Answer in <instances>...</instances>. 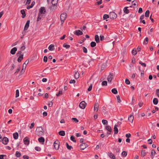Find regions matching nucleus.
I'll use <instances>...</instances> for the list:
<instances>
[{
	"mask_svg": "<svg viewBox=\"0 0 159 159\" xmlns=\"http://www.w3.org/2000/svg\"><path fill=\"white\" fill-rule=\"evenodd\" d=\"M36 134L39 136H41L43 134V129L41 127H38L36 129Z\"/></svg>",
	"mask_w": 159,
	"mask_h": 159,
	"instance_id": "nucleus-1",
	"label": "nucleus"
},
{
	"mask_svg": "<svg viewBox=\"0 0 159 159\" xmlns=\"http://www.w3.org/2000/svg\"><path fill=\"white\" fill-rule=\"evenodd\" d=\"M29 62V60H27L24 62V63L23 64V66L22 67V69L21 70L20 73L23 74V73L25 71V70L26 68V65Z\"/></svg>",
	"mask_w": 159,
	"mask_h": 159,
	"instance_id": "nucleus-2",
	"label": "nucleus"
},
{
	"mask_svg": "<svg viewBox=\"0 0 159 159\" xmlns=\"http://www.w3.org/2000/svg\"><path fill=\"white\" fill-rule=\"evenodd\" d=\"M109 15L111 19H114L117 17V14L114 12L112 11L110 12Z\"/></svg>",
	"mask_w": 159,
	"mask_h": 159,
	"instance_id": "nucleus-3",
	"label": "nucleus"
},
{
	"mask_svg": "<svg viewBox=\"0 0 159 159\" xmlns=\"http://www.w3.org/2000/svg\"><path fill=\"white\" fill-rule=\"evenodd\" d=\"M60 142L58 140H56L54 143V148L57 150L59 149Z\"/></svg>",
	"mask_w": 159,
	"mask_h": 159,
	"instance_id": "nucleus-4",
	"label": "nucleus"
},
{
	"mask_svg": "<svg viewBox=\"0 0 159 159\" xmlns=\"http://www.w3.org/2000/svg\"><path fill=\"white\" fill-rule=\"evenodd\" d=\"M66 16V14L65 13H62L61 15L60 20L61 21L62 23L65 20Z\"/></svg>",
	"mask_w": 159,
	"mask_h": 159,
	"instance_id": "nucleus-5",
	"label": "nucleus"
},
{
	"mask_svg": "<svg viewBox=\"0 0 159 159\" xmlns=\"http://www.w3.org/2000/svg\"><path fill=\"white\" fill-rule=\"evenodd\" d=\"M86 105V103L84 101H82L79 104V107L82 109H84Z\"/></svg>",
	"mask_w": 159,
	"mask_h": 159,
	"instance_id": "nucleus-6",
	"label": "nucleus"
},
{
	"mask_svg": "<svg viewBox=\"0 0 159 159\" xmlns=\"http://www.w3.org/2000/svg\"><path fill=\"white\" fill-rule=\"evenodd\" d=\"M46 12V11L44 7H41L40 8L39 13L42 15L45 14Z\"/></svg>",
	"mask_w": 159,
	"mask_h": 159,
	"instance_id": "nucleus-7",
	"label": "nucleus"
},
{
	"mask_svg": "<svg viewBox=\"0 0 159 159\" xmlns=\"http://www.w3.org/2000/svg\"><path fill=\"white\" fill-rule=\"evenodd\" d=\"M74 34L77 36L82 35L83 34L82 31L80 30H75V31L74 32Z\"/></svg>",
	"mask_w": 159,
	"mask_h": 159,
	"instance_id": "nucleus-8",
	"label": "nucleus"
},
{
	"mask_svg": "<svg viewBox=\"0 0 159 159\" xmlns=\"http://www.w3.org/2000/svg\"><path fill=\"white\" fill-rule=\"evenodd\" d=\"M1 140L2 143L5 145L7 144L8 141V139L7 137H4Z\"/></svg>",
	"mask_w": 159,
	"mask_h": 159,
	"instance_id": "nucleus-9",
	"label": "nucleus"
},
{
	"mask_svg": "<svg viewBox=\"0 0 159 159\" xmlns=\"http://www.w3.org/2000/svg\"><path fill=\"white\" fill-rule=\"evenodd\" d=\"M99 105L98 103H95L94 106V111H98V110Z\"/></svg>",
	"mask_w": 159,
	"mask_h": 159,
	"instance_id": "nucleus-10",
	"label": "nucleus"
},
{
	"mask_svg": "<svg viewBox=\"0 0 159 159\" xmlns=\"http://www.w3.org/2000/svg\"><path fill=\"white\" fill-rule=\"evenodd\" d=\"M105 129L110 132L109 133H107V134H110L112 132V129L111 127L108 125L106 126L105 127Z\"/></svg>",
	"mask_w": 159,
	"mask_h": 159,
	"instance_id": "nucleus-11",
	"label": "nucleus"
},
{
	"mask_svg": "<svg viewBox=\"0 0 159 159\" xmlns=\"http://www.w3.org/2000/svg\"><path fill=\"white\" fill-rule=\"evenodd\" d=\"M30 23V21L29 20H27L25 26L24 28V30H27L29 26V24Z\"/></svg>",
	"mask_w": 159,
	"mask_h": 159,
	"instance_id": "nucleus-12",
	"label": "nucleus"
},
{
	"mask_svg": "<svg viewBox=\"0 0 159 159\" xmlns=\"http://www.w3.org/2000/svg\"><path fill=\"white\" fill-rule=\"evenodd\" d=\"M17 48L16 47H14L10 51V53L14 55L15 54L16 52L17 51Z\"/></svg>",
	"mask_w": 159,
	"mask_h": 159,
	"instance_id": "nucleus-13",
	"label": "nucleus"
},
{
	"mask_svg": "<svg viewBox=\"0 0 159 159\" xmlns=\"http://www.w3.org/2000/svg\"><path fill=\"white\" fill-rule=\"evenodd\" d=\"M48 49L51 51H53L55 49L54 45L53 44L50 45L48 47Z\"/></svg>",
	"mask_w": 159,
	"mask_h": 159,
	"instance_id": "nucleus-14",
	"label": "nucleus"
},
{
	"mask_svg": "<svg viewBox=\"0 0 159 159\" xmlns=\"http://www.w3.org/2000/svg\"><path fill=\"white\" fill-rule=\"evenodd\" d=\"M38 141L39 142L41 143L42 144H43L44 143L45 140L43 137H41L38 139Z\"/></svg>",
	"mask_w": 159,
	"mask_h": 159,
	"instance_id": "nucleus-15",
	"label": "nucleus"
},
{
	"mask_svg": "<svg viewBox=\"0 0 159 159\" xmlns=\"http://www.w3.org/2000/svg\"><path fill=\"white\" fill-rule=\"evenodd\" d=\"M23 141L25 144L28 145L29 143V141L27 137H25Z\"/></svg>",
	"mask_w": 159,
	"mask_h": 159,
	"instance_id": "nucleus-16",
	"label": "nucleus"
},
{
	"mask_svg": "<svg viewBox=\"0 0 159 159\" xmlns=\"http://www.w3.org/2000/svg\"><path fill=\"white\" fill-rule=\"evenodd\" d=\"M80 148L82 150H84L86 147V144L84 143H82L80 145Z\"/></svg>",
	"mask_w": 159,
	"mask_h": 159,
	"instance_id": "nucleus-17",
	"label": "nucleus"
},
{
	"mask_svg": "<svg viewBox=\"0 0 159 159\" xmlns=\"http://www.w3.org/2000/svg\"><path fill=\"white\" fill-rule=\"evenodd\" d=\"M113 78V75H110L108 76L107 80L109 83H111V80Z\"/></svg>",
	"mask_w": 159,
	"mask_h": 159,
	"instance_id": "nucleus-18",
	"label": "nucleus"
},
{
	"mask_svg": "<svg viewBox=\"0 0 159 159\" xmlns=\"http://www.w3.org/2000/svg\"><path fill=\"white\" fill-rule=\"evenodd\" d=\"M117 125H115L114 126V134H116L118 133V129L117 128Z\"/></svg>",
	"mask_w": 159,
	"mask_h": 159,
	"instance_id": "nucleus-19",
	"label": "nucleus"
},
{
	"mask_svg": "<svg viewBox=\"0 0 159 159\" xmlns=\"http://www.w3.org/2000/svg\"><path fill=\"white\" fill-rule=\"evenodd\" d=\"M134 119V116L133 115H130L128 118L129 120L131 122H132Z\"/></svg>",
	"mask_w": 159,
	"mask_h": 159,
	"instance_id": "nucleus-20",
	"label": "nucleus"
},
{
	"mask_svg": "<svg viewBox=\"0 0 159 159\" xmlns=\"http://www.w3.org/2000/svg\"><path fill=\"white\" fill-rule=\"evenodd\" d=\"M95 40L97 43H99L100 42L99 36L98 35H96L95 36Z\"/></svg>",
	"mask_w": 159,
	"mask_h": 159,
	"instance_id": "nucleus-21",
	"label": "nucleus"
},
{
	"mask_svg": "<svg viewBox=\"0 0 159 159\" xmlns=\"http://www.w3.org/2000/svg\"><path fill=\"white\" fill-rule=\"evenodd\" d=\"M13 137L14 139H17L18 138V134L17 132H15L13 134Z\"/></svg>",
	"mask_w": 159,
	"mask_h": 159,
	"instance_id": "nucleus-22",
	"label": "nucleus"
},
{
	"mask_svg": "<svg viewBox=\"0 0 159 159\" xmlns=\"http://www.w3.org/2000/svg\"><path fill=\"white\" fill-rule=\"evenodd\" d=\"M23 55H21L19 56V57L17 59V61L18 62H20L23 58Z\"/></svg>",
	"mask_w": 159,
	"mask_h": 159,
	"instance_id": "nucleus-23",
	"label": "nucleus"
},
{
	"mask_svg": "<svg viewBox=\"0 0 159 159\" xmlns=\"http://www.w3.org/2000/svg\"><path fill=\"white\" fill-rule=\"evenodd\" d=\"M132 5L134 7V8L135 7H137L138 6V4L137 2L136 1L135 2L134 1H133L132 2Z\"/></svg>",
	"mask_w": 159,
	"mask_h": 159,
	"instance_id": "nucleus-24",
	"label": "nucleus"
},
{
	"mask_svg": "<svg viewBox=\"0 0 159 159\" xmlns=\"http://www.w3.org/2000/svg\"><path fill=\"white\" fill-rule=\"evenodd\" d=\"M35 2L33 1L32 2L31 5H30L27 7V9H29L31 8H32L35 4Z\"/></svg>",
	"mask_w": 159,
	"mask_h": 159,
	"instance_id": "nucleus-25",
	"label": "nucleus"
},
{
	"mask_svg": "<svg viewBox=\"0 0 159 159\" xmlns=\"http://www.w3.org/2000/svg\"><path fill=\"white\" fill-rule=\"evenodd\" d=\"M20 12L22 14V18H24L26 16L25 11L24 10H22L20 11Z\"/></svg>",
	"mask_w": 159,
	"mask_h": 159,
	"instance_id": "nucleus-26",
	"label": "nucleus"
},
{
	"mask_svg": "<svg viewBox=\"0 0 159 159\" xmlns=\"http://www.w3.org/2000/svg\"><path fill=\"white\" fill-rule=\"evenodd\" d=\"M108 156L110 157V158L112 159H115V157L114 155L112 153H109L108 154Z\"/></svg>",
	"mask_w": 159,
	"mask_h": 159,
	"instance_id": "nucleus-27",
	"label": "nucleus"
},
{
	"mask_svg": "<svg viewBox=\"0 0 159 159\" xmlns=\"http://www.w3.org/2000/svg\"><path fill=\"white\" fill-rule=\"evenodd\" d=\"M128 7H125L124 8L123 11L126 14H128L129 12V11L127 9Z\"/></svg>",
	"mask_w": 159,
	"mask_h": 159,
	"instance_id": "nucleus-28",
	"label": "nucleus"
},
{
	"mask_svg": "<svg viewBox=\"0 0 159 159\" xmlns=\"http://www.w3.org/2000/svg\"><path fill=\"white\" fill-rule=\"evenodd\" d=\"M61 136H64L65 134V132L64 131H61L58 133Z\"/></svg>",
	"mask_w": 159,
	"mask_h": 159,
	"instance_id": "nucleus-29",
	"label": "nucleus"
},
{
	"mask_svg": "<svg viewBox=\"0 0 159 159\" xmlns=\"http://www.w3.org/2000/svg\"><path fill=\"white\" fill-rule=\"evenodd\" d=\"M111 92L114 94H116L118 92L116 89L114 88L111 90Z\"/></svg>",
	"mask_w": 159,
	"mask_h": 159,
	"instance_id": "nucleus-30",
	"label": "nucleus"
},
{
	"mask_svg": "<svg viewBox=\"0 0 159 159\" xmlns=\"http://www.w3.org/2000/svg\"><path fill=\"white\" fill-rule=\"evenodd\" d=\"M153 102L154 104L157 105L158 103V100L157 98H154L153 100Z\"/></svg>",
	"mask_w": 159,
	"mask_h": 159,
	"instance_id": "nucleus-31",
	"label": "nucleus"
},
{
	"mask_svg": "<svg viewBox=\"0 0 159 159\" xmlns=\"http://www.w3.org/2000/svg\"><path fill=\"white\" fill-rule=\"evenodd\" d=\"M43 15L42 14L39 13L38 16V18L37 19V21H39L40 20H41L42 17Z\"/></svg>",
	"mask_w": 159,
	"mask_h": 159,
	"instance_id": "nucleus-32",
	"label": "nucleus"
},
{
	"mask_svg": "<svg viewBox=\"0 0 159 159\" xmlns=\"http://www.w3.org/2000/svg\"><path fill=\"white\" fill-rule=\"evenodd\" d=\"M66 145L67 147V148L69 150H70L71 149H72V147L71 146L69 145L68 143H66Z\"/></svg>",
	"mask_w": 159,
	"mask_h": 159,
	"instance_id": "nucleus-33",
	"label": "nucleus"
},
{
	"mask_svg": "<svg viewBox=\"0 0 159 159\" xmlns=\"http://www.w3.org/2000/svg\"><path fill=\"white\" fill-rule=\"evenodd\" d=\"M148 42V37H146L143 42V44H147Z\"/></svg>",
	"mask_w": 159,
	"mask_h": 159,
	"instance_id": "nucleus-34",
	"label": "nucleus"
},
{
	"mask_svg": "<svg viewBox=\"0 0 159 159\" xmlns=\"http://www.w3.org/2000/svg\"><path fill=\"white\" fill-rule=\"evenodd\" d=\"M62 94V90H60L59 92L57 93L56 95L57 96H59L60 95H61Z\"/></svg>",
	"mask_w": 159,
	"mask_h": 159,
	"instance_id": "nucleus-35",
	"label": "nucleus"
},
{
	"mask_svg": "<svg viewBox=\"0 0 159 159\" xmlns=\"http://www.w3.org/2000/svg\"><path fill=\"white\" fill-rule=\"evenodd\" d=\"M74 77L76 79L78 78L79 77V74L78 72H76L74 75Z\"/></svg>",
	"mask_w": 159,
	"mask_h": 159,
	"instance_id": "nucleus-36",
	"label": "nucleus"
},
{
	"mask_svg": "<svg viewBox=\"0 0 159 159\" xmlns=\"http://www.w3.org/2000/svg\"><path fill=\"white\" fill-rule=\"evenodd\" d=\"M96 43L94 42H92L90 43V46L92 47H94L96 46Z\"/></svg>",
	"mask_w": 159,
	"mask_h": 159,
	"instance_id": "nucleus-37",
	"label": "nucleus"
},
{
	"mask_svg": "<svg viewBox=\"0 0 159 159\" xmlns=\"http://www.w3.org/2000/svg\"><path fill=\"white\" fill-rule=\"evenodd\" d=\"M149 11L148 10H147L145 13V16L146 17H148L149 16Z\"/></svg>",
	"mask_w": 159,
	"mask_h": 159,
	"instance_id": "nucleus-38",
	"label": "nucleus"
},
{
	"mask_svg": "<svg viewBox=\"0 0 159 159\" xmlns=\"http://www.w3.org/2000/svg\"><path fill=\"white\" fill-rule=\"evenodd\" d=\"M146 153L144 150H142L141 151V155L143 157H144L146 155Z\"/></svg>",
	"mask_w": 159,
	"mask_h": 159,
	"instance_id": "nucleus-39",
	"label": "nucleus"
},
{
	"mask_svg": "<svg viewBox=\"0 0 159 159\" xmlns=\"http://www.w3.org/2000/svg\"><path fill=\"white\" fill-rule=\"evenodd\" d=\"M110 17L109 15L107 14H104L103 15V19H106L109 18Z\"/></svg>",
	"mask_w": 159,
	"mask_h": 159,
	"instance_id": "nucleus-40",
	"label": "nucleus"
},
{
	"mask_svg": "<svg viewBox=\"0 0 159 159\" xmlns=\"http://www.w3.org/2000/svg\"><path fill=\"white\" fill-rule=\"evenodd\" d=\"M21 156L20 153L18 151H16V156L17 157H20Z\"/></svg>",
	"mask_w": 159,
	"mask_h": 159,
	"instance_id": "nucleus-41",
	"label": "nucleus"
},
{
	"mask_svg": "<svg viewBox=\"0 0 159 159\" xmlns=\"http://www.w3.org/2000/svg\"><path fill=\"white\" fill-rule=\"evenodd\" d=\"M63 47L66 49H68L70 47V45L68 44H66V43H64L63 45Z\"/></svg>",
	"mask_w": 159,
	"mask_h": 159,
	"instance_id": "nucleus-42",
	"label": "nucleus"
},
{
	"mask_svg": "<svg viewBox=\"0 0 159 159\" xmlns=\"http://www.w3.org/2000/svg\"><path fill=\"white\" fill-rule=\"evenodd\" d=\"M82 49L83 50V52L85 53H87V49L84 47H82Z\"/></svg>",
	"mask_w": 159,
	"mask_h": 159,
	"instance_id": "nucleus-43",
	"label": "nucleus"
},
{
	"mask_svg": "<svg viewBox=\"0 0 159 159\" xmlns=\"http://www.w3.org/2000/svg\"><path fill=\"white\" fill-rule=\"evenodd\" d=\"M19 90L18 89H17L16 90V98H17L19 96Z\"/></svg>",
	"mask_w": 159,
	"mask_h": 159,
	"instance_id": "nucleus-44",
	"label": "nucleus"
},
{
	"mask_svg": "<svg viewBox=\"0 0 159 159\" xmlns=\"http://www.w3.org/2000/svg\"><path fill=\"white\" fill-rule=\"evenodd\" d=\"M116 98L117 102L119 103H120L121 102V100H120V96L119 95L117 96Z\"/></svg>",
	"mask_w": 159,
	"mask_h": 159,
	"instance_id": "nucleus-45",
	"label": "nucleus"
},
{
	"mask_svg": "<svg viewBox=\"0 0 159 159\" xmlns=\"http://www.w3.org/2000/svg\"><path fill=\"white\" fill-rule=\"evenodd\" d=\"M127 155V152H126L124 151L122 153V155L123 157H125Z\"/></svg>",
	"mask_w": 159,
	"mask_h": 159,
	"instance_id": "nucleus-46",
	"label": "nucleus"
},
{
	"mask_svg": "<svg viewBox=\"0 0 159 159\" xmlns=\"http://www.w3.org/2000/svg\"><path fill=\"white\" fill-rule=\"evenodd\" d=\"M75 138L73 136H71L70 137V140L74 142H76V140L75 139Z\"/></svg>",
	"mask_w": 159,
	"mask_h": 159,
	"instance_id": "nucleus-47",
	"label": "nucleus"
},
{
	"mask_svg": "<svg viewBox=\"0 0 159 159\" xmlns=\"http://www.w3.org/2000/svg\"><path fill=\"white\" fill-rule=\"evenodd\" d=\"M102 123L104 125L107 124V123H108L107 121V120H104V119L102 120Z\"/></svg>",
	"mask_w": 159,
	"mask_h": 159,
	"instance_id": "nucleus-48",
	"label": "nucleus"
},
{
	"mask_svg": "<svg viewBox=\"0 0 159 159\" xmlns=\"http://www.w3.org/2000/svg\"><path fill=\"white\" fill-rule=\"evenodd\" d=\"M137 52L136 50H134V49H133L132 52V54L134 55H135L136 54Z\"/></svg>",
	"mask_w": 159,
	"mask_h": 159,
	"instance_id": "nucleus-49",
	"label": "nucleus"
},
{
	"mask_svg": "<svg viewBox=\"0 0 159 159\" xmlns=\"http://www.w3.org/2000/svg\"><path fill=\"white\" fill-rule=\"evenodd\" d=\"M102 86H103L107 85V81H103L102 82Z\"/></svg>",
	"mask_w": 159,
	"mask_h": 159,
	"instance_id": "nucleus-50",
	"label": "nucleus"
},
{
	"mask_svg": "<svg viewBox=\"0 0 159 159\" xmlns=\"http://www.w3.org/2000/svg\"><path fill=\"white\" fill-rule=\"evenodd\" d=\"M35 149L37 151H40L41 150V148L39 147H36Z\"/></svg>",
	"mask_w": 159,
	"mask_h": 159,
	"instance_id": "nucleus-51",
	"label": "nucleus"
},
{
	"mask_svg": "<svg viewBox=\"0 0 159 159\" xmlns=\"http://www.w3.org/2000/svg\"><path fill=\"white\" fill-rule=\"evenodd\" d=\"M156 152L154 150H152L151 151V154L152 156H153V155L154 156L156 154Z\"/></svg>",
	"mask_w": 159,
	"mask_h": 159,
	"instance_id": "nucleus-52",
	"label": "nucleus"
},
{
	"mask_svg": "<svg viewBox=\"0 0 159 159\" xmlns=\"http://www.w3.org/2000/svg\"><path fill=\"white\" fill-rule=\"evenodd\" d=\"M92 84H91L89 87L88 89V90L89 91H90L91 90L92 88Z\"/></svg>",
	"mask_w": 159,
	"mask_h": 159,
	"instance_id": "nucleus-53",
	"label": "nucleus"
},
{
	"mask_svg": "<svg viewBox=\"0 0 159 159\" xmlns=\"http://www.w3.org/2000/svg\"><path fill=\"white\" fill-rule=\"evenodd\" d=\"M139 63L140 64L143 66L145 67L146 66V64L144 63H142L141 61L139 62Z\"/></svg>",
	"mask_w": 159,
	"mask_h": 159,
	"instance_id": "nucleus-54",
	"label": "nucleus"
},
{
	"mask_svg": "<svg viewBox=\"0 0 159 159\" xmlns=\"http://www.w3.org/2000/svg\"><path fill=\"white\" fill-rule=\"evenodd\" d=\"M48 58L46 56H44L43 58V61L45 62H46L47 61Z\"/></svg>",
	"mask_w": 159,
	"mask_h": 159,
	"instance_id": "nucleus-55",
	"label": "nucleus"
},
{
	"mask_svg": "<svg viewBox=\"0 0 159 159\" xmlns=\"http://www.w3.org/2000/svg\"><path fill=\"white\" fill-rule=\"evenodd\" d=\"M125 83L127 84H130V82L128 79H126L125 80Z\"/></svg>",
	"mask_w": 159,
	"mask_h": 159,
	"instance_id": "nucleus-56",
	"label": "nucleus"
},
{
	"mask_svg": "<svg viewBox=\"0 0 159 159\" xmlns=\"http://www.w3.org/2000/svg\"><path fill=\"white\" fill-rule=\"evenodd\" d=\"M72 120L74 121V122H75V123H77L79 121L78 120V119L75 118H72Z\"/></svg>",
	"mask_w": 159,
	"mask_h": 159,
	"instance_id": "nucleus-57",
	"label": "nucleus"
},
{
	"mask_svg": "<svg viewBox=\"0 0 159 159\" xmlns=\"http://www.w3.org/2000/svg\"><path fill=\"white\" fill-rule=\"evenodd\" d=\"M100 38L101 41H102L104 39V37L103 35H100Z\"/></svg>",
	"mask_w": 159,
	"mask_h": 159,
	"instance_id": "nucleus-58",
	"label": "nucleus"
},
{
	"mask_svg": "<svg viewBox=\"0 0 159 159\" xmlns=\"http://www.w3.org/2000/svg\"><path fill=\"white\" fill-rule=\"evenodd\" d=\"M25 48V47L23 45L22 46H21L20 48V49L21 51L24 50Z\"/></svg>",
	"mask_w": 159,
	"mask_h": 159,
	"instance_id": "nucleus-59",
	"label": "nucleus"
},
{
	"mask_svg": "<svg viewBox=\"0 0 159 159\" xmlns=\"http://www.w3.org/2000/svg\"><path fill=\"white\" fill-rule=\"evenodd\" d=\"M22 53V52L20 51H19L17 53L16 55L17 56H19L21 55Z\"/></svg>",
	"mask_w": 159,
	"mask_h": 159,
	"instance_id": "nucleus-60",
	"label": "nucleus"
},
{
	"mask_svg": "<svg viewBox=\"0 0 159 159\" xmlns=\"http://www.w3.org/2000/svg\"><path fill=\"white\" fill-rule=\"evenodd\" d=\"M34 126V123L33 122L31 123V125L30 126V128L31 129L33 128Z\"/></svg>",
	"mask_w": 159,
	"mask_h": 159,
	"instance_id": "nucleus-61",
	"label": "nucleus"
},
{
	"mask_svg": "<svg viewBox=\"0 0 159 159\" xmlns=\"http://www.w3.org/2000/svg\"><path fill=\"white\" fill-rule=\"evenodd\" d=\"M143 12V10H142V8L141 7H140L139 8V11H138V12L139 13H141L142 12Z\"/></svg>",
	"mask_w": 159,
	"mask_h": 159,
	"instance_id": "nucleus-62",
	"label": "nucleus"
},
{
	"mask_svg": "<svg viewBox=\"0 0 159 159\" xmlns=\"http://www.w3.org/2000/svg\"><path fill=\"white\" fill-rule=\"evenodd\" d=\"M75 81L74 80H71L70 81V84L75 83Z\"/></svg>",
	"mask_w": 159,
	"mask_h": 159,
	"instance_id": "nucleus-63",
	"label": "nucleus"
},
{
	"mask_svg": "<svg viewBox=\"0 0 159 159\" xmlns=\"http://www.w3.org/2000/svg\"><path fill=\"white\" fill-rule=\"evenodd\" d=\"M156 94L159 97V89H158L156 90Z\"/></svg>",
	"mask_w": 159,
	"mask_h": 159,
	"instance_id": "nucleus-64",
	"label": "nucleus"
}]
</instances>
